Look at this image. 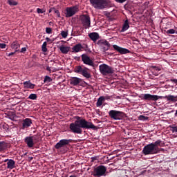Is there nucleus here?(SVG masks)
<instances>
[{"label": "nucleus", "mask_w": 177, "mask_h": 177, "mask_svg": "<svg viewBox=\"0 0 177 177\" xmlns=\"http://www.w3.org/2000/svg\"><path fill=\"white\" fill-rule=\"evenodd\" d=\"M76 120L73 123H71L69 125V129L72 133H77V135H82V129H93L96 131L97 127L92 124L91 122L82 118L80 116H75Z\"/></svg>", "instance_id": "obj_1"}, {"label": "nucleus", "mask_w": 177, "mask_h": 177, "mask_svg": "<svg viewBox=\"0 0 177 177\" xmlns=\"http://www.w3.org/2000/svg\"><path fill=\"white\" fill-rule=\"evenodd\" d=\"M90 3L95 9L100 10L113 6L110 0H90Z\"/></svg>", "instance_id": "obj_2"}, {"label": "nucleus", "mask_w": 177, "mask_h": 177, "mask_svg": "<svg viewBox=\"0 0 177 177\" xmlns=\"http://www.w3.org/2000/svg\"><path fill=\"white\" fill-rule=\"evenodd\" d=\"M89 68L85 67L84 65H79L74 68V73L76 74H81L85 78L89 79L91 78V73L88 72Z\"/></svg>", "instance_id": "obj_3"}, {"label": "nucleus", "mask_w": 177, "mask_h": 177, "mask_svg": "<svg viewBox=\"0 0 177 177\" xmlns=\"http://www.w3.org/2000/svg\"><path fill=\"white\" fill-rule=\"evenodd\" d=\"M24 142L27 145L29 149L32 148V147L38 142H39V136L37 135H30L24 138Z\"/></svg>", "instance_id": "obj_4"}, {"label": "nucleus", "mask_w": 177, "mask_h": 177, "mask_svg": "<svg viewBox=\"0 0 177 177\" xmlns=\"http://www.w3.org/2000/svg\"><path fill=\"white\" fill-rule=\"evenodd\" d=\"M106 171H107V167L103 165H99L94 168L93 171V175L95 177L106 176Z\"/></svg>", "instance_id": "obj_5"}, {"label": "nucleus", "mask_w": 177, "mask_h": 177, "mask_svg": "<svg viewBox=\"0 0 177 177\" xmlns=\"http://www.w3.org/2000/svg\"><path fill=\"white\" fill-rule=\"evenodd\" d=\"M100 72L102 75H109V74H114V68L106 64H102L99 66Z\"/></svg>", "instance_id": "obj_6"}, {"label": "nucleus", "mask_w": 177, "mask_h": 177, "mask_svg": "<svg viewBox=\"0 0 177 177\" xmlns=\"http://www.w3.org/2000/svg\"><path fill=\"white\" fill-rule=\"evenodd\" d=\"M142 153L144 156H149L150 154H157L158 153L153 143H150L144 147L142 151Z\"/></svg>", "instance_id": "obj_7"}, {"label": "nucleus", "mask_w": 177, "mask_h": 177, "mask_svg": "<svg viewBox=\"0 0 177 177\" xmlns=\"http://www.w3.org/2000/svg\"><path fill=\"white\" fill-rule=\"evenodd\" d=\"M109 115L112 120H122L125 117V113L122 111L111 110L109 112Z\"/></svg>", "instance_id": "obj_8"}, {"label": "nucleus", "mask_w": 177, "mask_h": 177, "mask_svg": "<svg viewBox=\"0 0 177 177\" xmlns=\"http://www.w3.org/2000/svg\"><path fill=\"white\" fill-rule=\"evenodd\" d=\"M78 10H80L78 6L67 7L65 9V17H73V16H74L77 13V12H78Z\"/></svg>", "instance_id": "obj_9"}, {"label": "nucleus", "mask_w": 177, "mask_h": 177, "mask_svg": "<svg viewBox=\"0 0 177 177\" xmlns=\"http://www.w3.org/2000/svg\"><path fill=\"white\" fill-rule=\"evenodd\" d=\"M97 45L99 46L100 50L102 52H107V50H109L111 46V44H110V43L105 39L98 40Z\"/></svg>", "instance_id": "obj_10"}, {"label": "nucleus", "mask_w": 177, "mask_h": 177, "mask_svg": "<svg viewBox=\"0 0 177 177\" xmlns=\"http://www.w3.org/2000/svg\"><path fill=\"white\" fill-rule=\"evenodd\" d=\"M82 24L84 28H89L91 27V17L88 15H83L80 17Z\"/></svg>", "instance_id": "obj_11"}, {"label": "nucleus", "mask_w": 177, "mask_h": 177, "mask_svg": "<svg viewBox=\"0 0 177 177\" xmlns=\"http://www.w3.org/2000/svg\"><path fill=\"white\" fill-rule=\"evenodd\" d=\"M70 143H73V140L71 139H62L60 140L55 146V148L57 150H59V149H62V147H64L66 146H68Z\"/></svg>", "instance_id": "obj_12"}, {"label": "nucleus", "mask_w": 177, "mask_h": 177, "mask_svg": "<svg viewBox=\"0 0 177 177\" xmlns=\"http://www.w3.org/2000/svg\"><path fill=\"white\" fill-rule=\"evenodd\" d=\"M82 62H83L84 64H86L87 66H91V67H95V63L92 61L91 57L88 56L86 54H83L81 55Z\"/></svg>", "instance_id": "obj_13"}, {"label": "nucleus", "mask_w": 177, "mask_h": 177, "mask_svg": "<svg viewBox=\"0 0 177 177\" xmlns=\"http://www.w3.org/2000/svg\"><path fill=\"white\" fill-rule=\"evenodd\" d=\"M113 48L116 52H118L121 55H127V53H131V50H129L127 48L120 47L119 46H117L114 44L113 46Z\"/></svg>", "instance_id": "obj_14"}, {"label": "nucleus", "mask_w": 177, "mask_h": 177, "mask_svg": "<svg viewBox=\"0 0 177 177\" xmlns=\"http://www.w3.org/2000/svg\"><path fill=\"white\" fill-rule=\"evenodd\" d=\"M160 97L158 95H151V94H144L142 95V100L153 101L156 102L158 100Z\"/></svg>", "instance_id": "obj_15"}, {"label": "nucleus", "mask_w": 177, "mask_h": 177, "mask_svg": "<svg viewBox=\"0 0 177 177\" xmlns=\"http://www.w3.org/2000/svg\"><path fill=\"white\" fill-rule=\"evenodd\" d=\"M69 82L71 85L77 86V85H81V84H82V79L77 77H73L69 80Z\"/></svg>", "instance_id": "obj_16"}, {"label": "nucleus", "mask_w": 177, "mask_h": 177, "mask_svg": "<svg viewBox=\"0 0 177 177\" xmlns=\"http://www.w3.org/2000/svg\"><path fill=\"white\" fill-rule=\"evenodd\" d=\"M32 124V120L30 118H26L22 121V127L21 129H27V128H30Z\"/></svg>", "instance_id": "obj_17"}, {"label": "nucleus", "mask_w": 177, "mask_h": 177, "mask_svg": "<svg viewBox=\"0 0 177 177\" xmlns=\"http://www.w3.org/2000/svg\"><path fill=\"white\" fill-rule=\"evenodd\" d=\"M7 162V168L8 169H13V168H15L16 166V162H15V160H13L12 159H7L5 160V162Z\"/></svg>", "instance_id": "obj_18"}, {"label": "nucleus", "mask_w": 177, "mask_h": 177, "mask_svg": "<svg viewBox=\"0 0 177 177\" xmlns=\"http://www.w3.org/2000/svg\"><path fill=\"white\" fill-rule=\"evenodd\" d=\"M23 84L25 89H34L35 88V84L31 83L30 80L26 81Z\"/></svg>", "instance_id": "obj_19"}, {"label": "nucleus", "mask_w": 177, "mask_h": 177, "mask_svg": "<svg viewBox=\"0 0 177 177\" xmlns=\"http://www.w3.org/2000/svg\"><path fill=\"white\" fill-rule=\"evenodd\" d=\"M88 37L91 39V41H93V42H96L97 40L99 39V33L91 32L88 34Z\"/></svg>", "instance_id": "obj_20"}, {"label": "nucleus", "mask_w": 177, "mask_h": 177, "mask_svg": "<svg viewBox=\"0 0 177 177\" xmlns=\"http://www.w3.org/2000/svg\"><path fill=\"white\" fill-rule=\"evenodd\" d=\"M72 50H73V52H75V53H78V52H82V44L79 43V44L75 45L72 48Z\"/></svg>", "instance_id": "obj_21"}, {"label": "nucleus", "mask_w": 177, "mask_h": 177, "mask_svg": "<svg viewBox=\"0 0 177 177\" xmlns=\"http://www.w3.org/2000/svg\"><path fill=\"white\" fill-rule=\"evenodd\" d=\"M162 97L163 99H167L168 102H173V103H175V102H177V95L175 96L172 95H169Z\"/></svg>", "instance_id": "obj_22"}, {"label": "nucleus", "mask_w": 177, "mask_h": 177, "mask_svg": "<svg viewBox=\"0 0 177 177\" xmlns=\"http://www.w3.org/2000/svg\"><path fill=\"white\" fill-rule=\"evenodd\" d=\"M10 46L12 49H15V52H19L20 50V44L17 41H13Z\"/></svg>", "instance_id": "obj_23"}, {"label": "nucleus", "mask_w": 177, "mask_h": 177, "mask_svg": "<svg viewBox=\"0 0 177 177\" xmlns=\"http://www.w3.org/2000/svg\"><path fill=\"white\" fill-rule=\"evenodd\" d=\"M153 147L156 149V151L158 152V146L160 147H162L164 146V143H162V141L161 140H158L155 142H152Z\"/></svg>", "instance_id": "obj_24"}, {"label": "nucleus", "mask_w": 177, "mask_h": 177, "mask_svg": "<svg viewBox=\"0 0 177 177\" xmlns=\"http://www.w3.org/2000/svg\"><path fill=\"white\" fill-rule=\"evenodd\" d=\"M129 28V21L128 19H126L123 24V26L121 30V32H125Z\"/></svg>", "instance_id": "obj_25"}, {"label": "nucleus", "mask_w": 177, "mask_h": 177, "mask_svg": "<svg viewBox=\"0 0 177 177\" xmlns=\"http://www.w3.org/2000/svg\"><path fill=\"white\" fill-rule=\"evenodd\" d=\"M6 149H8V143H6L5 141H0V153L5 151Z\"/></svg>", "instance_id": "obj_26"}, {"label": "nucleus", "mask_w": 177, "mask_h": 177, "mask_svg": "<svg viewBox=\"0 0 177 177\" xmlns=\"http://www.w3.org/2000/svg\"><path fill=\"white\" fill-rule=\"evenodd\" d=\"M59 50L64 55H67L70 52V47L62 46L59 47Z\"/></svg>", "instance_id": "obj_27"}, {"label": "nucleus", "mask_w": 177, "mask_h": 177, "mask_svg": "<svg viewBox=\"0 0 177 177\" xmlns=\"http://www.w3.org/2000/svg\"><path fill=\"white\" fill-rule=\"evenodd\" d=\"M103 102H104V96L100 97L96 103L97 107H100L103 104Z\"/></svg>", "instance_id": "obj_28"}, {"label": "nucleus", "mask_w": 177, "mask_h": 177, "mask_svg": "<svg viewBox=\"0 0 177 177\" xmlns=\"http://www.w3.org/2000/svg\"><path fill=\"white\" fill-rule=\"evenodd\" d=\"M7 3L8 5H10V6H17V5L19 4V3L15 0H8Z\"/></svg>", "instance_id": "obj_29"}, {"label": "nucleus", "mask_w": 177, "mask_h": 177, "mask_svg": "<svg viewBox=\"0 0 177 177\" xmlns=\"http://www.w3.org/2000/svg\"><path fill=\"white\" fill-rule=\"evenodd\" d=\"M28 99H30V100H37V99H38V95H37V94L32 93L29 95Z\"/></svg>", "instance_id": "obj_30"}, {"label": "nucleus", "mask_w": 177, "mask_h": 177, "mask_svg": "<svg viewBox=\"0 0 177 177\" xmlns=\"http://www.w3.org/2000/svg\"><path fill=\"white\" fill-rule=\"evenodd\" d=\"M48 45V43L46 41H44L41 46V50L42 52H48V48H46V46Z\"/></svg>", "instance_id": "obj_31"}, {"label": "nucleus", "mask_w": 177, "mask_h": 177, "mask_svg": "<svg viewBox=\"0 0 177 177\" xmlns=\"http://www.w3.org/2000/svg\"><path fill=\"white\" fill-rule=\"evenodd\" d=\"M61 35H62V38H67V37L68 35V32L62 30L61 32Z\"/></svg>", "instance_id": "obj_32"}, {"label": "nucleus", "mask_w": 177, "mask_h": 177, "mask_svg": "<svg viewBox=\"0 0 177 177\" xmlns=\"http://www.w3.org/2000/svg\"><path fill=\"white\" fill-rule=\"evenodd\" d=\"M139 120H140V121H147V120H149V117L140 115L139 116Z\"/></svg>", "instance_id": "obj_33"}, {"label": "nucleus", "mask_w": 177, "mask_h": 177, "mask_svg": "<svg viewBox=\"0 0 177 177\" xmlns=\"http://www.w3.org/2000/svg\"><path fill=\"white\" fill-rule=\"evenodd\" d=\"M44 81V82H52L53 80H52V77L49 76H45Z\"/></svg>", "instance_id": "obj_34"}, {"label": "nucleus", "mask_w": 177, "mask_h": 177, "mask_svg": "<svg viewBox=\"0 0 177 177\" xmlns=\"http://www.w3.org/2000/svg\"><path fill=\"white\" fill-rule=\"evenodd\" d=\"M167 34H177V31L175 30L174 29H169L168 30H167Z\"/></svg>", "instance_id": "obj_35"}, {"label": "nucleus", "mask_w": 177, "mask_h": 177, "mask_svg": "<svg viewBox=\"0 0 177 177\" xmlns=\"http://www.w3.org/2000/svg\"><path fill=\"white\" fill-rule=\"evenodd\" d=\"M170 128L173 133H174V132H177V126H170Z\"/></svg>", "instance_id": "obj_36"}, {"label": "nucleus", "mask_w": 177, "mask_h": 177, "mask_svg": "<svg viewBox=\"0 0 177 177\" xmlns=\"http://www.w3.org/2000/svg\"><path fill=\"white\" fill-rule=\"evenodd\" d=\"M54 10V13H55V15H57V17H60V12L58 10H56L55 8H53Z\"/></svg>", "instance_id": "obj_37"}, {"label": "nucleus", "mask_w": 177, "mask_h": 177, "mask_svg": "<svg viewBox=\"0 0 177 177\" xmlns=\"http://www.w3.org/2000/svg\"><path fill=\"white\" fill-rule=\"evenodd\" d=\"M46 34H52V28H46Z\"/></svg>", "instance_id": "obj_38"}, {"label": "nucleus", "mask_w": 177, "mask_h": 177, "mask_svg": "<svg viewBox=\"0 0 177 177\" xmlns=\"http://www.w3.org/2000/svg\"><path fill=\"white\" fill-rule=\"evenodd\" d=\"M117 3H124L127 2L128 0H114Z\"/></svg>", "instance_id": "obj_39"}, {"label": "nucleus", "mask_w": 177, "mask_h": 177, "mask_svg": "<svg viewBox=\"0 0 177 177\" xmlns=\"http://www.w3.org/2000/svg\"><path fill=\"white\" fill-rule=\"evenodd\" d=\"M37 12L39 14H42V13H45V10L41 9V8H37Z\"/></svg>", "instance_id": "obj_40"}, {"label": "nucleus", "mask_w": 177, "mask_h": 177, "mask_svg": "<svg viewBox=\"0 0 177 177\" xmlns=\"http://www.w3.org/2000/svg\"><path fill=\"white\" fill-rule=\"evenodd\" d=\"M21 53H26V52H27V48L24 47L21 49Z\"/></svg>", "instance_id": "obj_41"}, {"label": "nucleus", "mask_w": 177, "mask_h": 177, "mask_svg": "<svg viewBox=\"0 0 177 177\" xmlns=\"http://www.w3.org/2000/svg\"><path fill=\"white\" fill-rule=\"evenodd\" d=\"M1 49H5L6 48V44L0 43Z\"/></svg>", "instance_id": "obj_42"}, {"label": "nucleus", "mask_w": 177, "mask_h": 177, "mask_svg": "<svg viewBox=\"0 0 177 177\" xmlns=\"http://www.w3.org/2000/svg\"><path fill=\"white\" fill-rule=\"evenodd\" d=\"M82 50H84V49H88V44H83L82 45Z\"/></svg>", "instance_id": "obj_43"}, {"label": "nucleus", "mask_w": 177, "mask_h": 177, "mask_svg": "<svg viewBox=\"0 0 177 177\" xmlns=\"http://www.w3.org/2000/svg\"><path fill=\"white\" fill-rule=\"evenodd\" d=\"M99 158V156H94L91 158V162H93V161H96Z\"/></svg>", "instance_id": "obj_44"}, {"label": "nucleus", "mask_w": 177, "mask_h": 177, "mask_svg": "<svg viewBox=\"0 0 177 177\" xmlns=\"http://www.w3.org/2000/svg\"><path fill=\"white\" fill-rule=\"evenodd\" d=\"M170 82H173L174 84H176V85H177V79H171Z\"/></svg>", "instance_id": "obj_45"}, {"label": "nucleus", "mask_w": 177, "mask_h": 177, "mask_svg": "<svg viewBox=\"0 0 177 177\" xmlns=\"http://www.w3.org/2000/svg\"><path fill=\"white\" fill-rule=\"evenodd\" d=\"M13 55H16V51L8 53V57H10V56H13Z\"/></svg>", "instance_id": "obj_46"}, {"label": "nucleus", "mask_w": 177, "mask_h": 177, "mask_svg": "<svg viewBox=\"0 0 177 177\" xmlns=\"http://www.w3.org/2000/svg\"><path fill=\"white\" fill-rule=\"evenodd\" d=\"M153 69L156 70V71H160V68H158L157 66H152Z\"/></svg>", "instance_id": "obj_47"}, {"label": "nucleus", "mask_w": 177, "mask_h": 177, "mask_svg": "<svg viewBox=\"0 0 177 177\" xmlns=\"http://www.w3.org/2000/svg\"><path fill=\"white\" fill-rule=\"evenodd\" d=\"M104 100H109V99H110V96H105L104 97Z\"/></svg>", "instance_id": "obj_48"}, {"label": "nucleus", "mask_w": 177, "mask_h": 177, "mask_svg": "<svg viewBox=\"0 0 177 177\" xmlns=\"http://www.w3.org/2000/svg\"><path fill=\"white\" fill-rule=\"evenodd\" d=\"M46 70H47V71H49L50 73V71H51L50 67H49V66H47V67H46Z\"/></svg>", "instance_id": "obj_49"}, {"label": "nucleus", "mask_w": 177, "mask_h": 177, "mask_svg": "<svg viewBox=\"0 0 177 177\" xmlns=\"http://www.w3.org/2000/svg\"><path fill=\"white\" fill-rule=\"evenodd\" d=\"M46 40L47 41V42H50V38L49 37H46Z\"/></svg>", "instance_id": "obj_50"}, {"label": "nucleus", "mask_w": 177, "mask_h": 177, "mask_svg": "<svg viewBox=\"0 0 177 177\" xmlns=\"http://www.w3.org/2000/svg\"><path fill=\"white\" fill-rule=\"evenodd\" d=\"M69 177H77V176H75V175H72V176H70Z\"/></svg>", "instance_id": "obj_51"}, {"label": "nucleus", "mask_w": 177, "mask_h": 177, "mask_svg": "<svg viewBox=\"0 0 177 177\" xmlns=\"http://www.w3.org/2000/svg\"><path fill=\"white\" fill-rule=\"evenodd\" d=\"M50 12H52V10L50 9V10H49V13H50Z\"/></svg>", "instance_id": "obj_52"}, {"label": "nucleus", "mask_w": 177, "mask_h": 177, "mask_svg": "<svg viewBox=\"0 0 177 177\" xmlns=\"http://www.w3.org/2000/svg\"><path fill=\"white\" fill-rule=\"evenodd\" d=\"M32 158H32V157H31V158H30V160H32Z\"/></svg>", "instance_id": "obj_53"}]
</instances>
